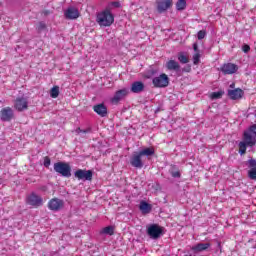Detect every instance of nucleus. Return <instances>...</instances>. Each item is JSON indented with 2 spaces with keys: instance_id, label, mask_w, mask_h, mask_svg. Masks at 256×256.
Instances as JSON below:
<instances>
[{
  "instance_id": "nucleus-12",
  "label": "nucleus",
  "mask_w": 256,
  "mask_h": 256,
  "mask_svg": "<svg viewBox=\"0 0 256 256\" xmlns=\"http://www.w3.org/2000/svg\"><path fill=\"white\" fill-rule=\"evenodd\" d=\"M243 142L248 145V147H255L256 145V136L254 134L245 130L243 133Z\"/></svg>"
},
{
  "instance_id": "nucleus-24",
  "label": "nucleus",
  "mask_w": 256,
  "mask_h": 256,
  "mask_svg": "<svg viewBox=\"0 0 256 256\" xmlns=\"http://www.w3.org/2000/svg\"><path fill=\"white\" fill-rule=\"evenodd\" d=\"M100 233L102 235H115V227L113 226H107L105 228H103Z\"/></svg>"
},
{
  "instance_id": "nucleus-40",
  "label": "nucleus",
  "mask_w": 256,
  "mask_h": 256,
  "mask_svg": "<svg viewBox=\"0 0 256 256\" xmlns=\"http://www.w3.org/2000/svg\"><path fill=\"white\" fill-rule=\"evenodd\" d=\"M183 71H186L187 73H189L191 71V68L190 67H188V69L184 68Z\"/></svg>"
},
{
  "instance_id": "nucleus-22",
  "label": "nucleus",
  "mask_w": 256,
  "mask_h": 256,
  "mask_svg": "<svg viewBox=\"0 0 256 256\" xmlns=\"http://www.w3.org/2000/svg\"><path fill=\"white\" fill-rule=\"evenodd\" d=\"M139 209H140L141 213H143L144 215H147V214L151 213V211L153 210V206L142 200L140 202Z\"/></svg>"
},
{
  "instance_id": "nucleus-20",
  "label": "nucleus",
  "mask_w": 256,
  "mask_h": 256,
  "mask_svg": "<svg viewBox=\"0 0 256 256\" xmlns=\"http://www.w3.org/2000/svg\"><path fill=\"white\" fill-rule=\"evenodd\" d=\"M127 89L118 90L112 98V103H119L124 97H127Z\"/></svg>"
},
{
  "instance_id": "nucleus-15",
  "label": "nucleus",
  "mask_w": 256,
  "mask_h": 256,
  "mask_svg": "<svg viewBox=\"0 0 256 256\" xmlns=\"http://www.w3.org/2000/svg\"><path fill=\"white\" fill-rule=\"evenodd\" d=\"M245 92L242 89L236 88L234 90H228V97L232 99V101H237V99H242Z\"/></svg>"
},
{
  "instance_id": "nucleus-25",
  "label": "nucleus",
  "mask_w": 256,
  "mask_h": 256,
  "mask_svg": "<svg viewBox=\"0 0 256 256\" xmlns=\"http://www.w3.org/2000/svg\"><path fill=\"white\" fill-rule=\"evenodd\" d=\"M187 8V0H178L176 3L177 11H185Z\"/></svg>"
},
{
  "instance_id": "nucleus-27",
  "label": "nucleus",
  "mask_w": 256,
  "mask_h": 256,
  "mask_svg": "<svg viewBox=\"0 0 256 256\" xmlns=\"http://www.w3.org/2000/svg\"><path fill=\"white\" fill-rule=\"evenodd\" d=\"M239 153L240 155H245L247 153V147H249L248 144H246L244 141L239 142Z\"/></svg>"
},
{
  "instance_id": "nucleus-30",
  "label": "nucleus",
  "mask_w": 256,
  "mask_h": 256,
  "mask_svg": "<svg viewBox=\"0 0 256 256\" xmlns=\"http://www.w3.org/2000/svg\"><path fill=\"white\" fill-rule=\"evenodd\" d=\"M201 59V54L199 52L193 55V63L194 65H199V61Z\"/></svg>"
},
{
  "instance_id": "nucleus-35",
  "label": "nucleus",
  "mask_w": 256,
  "mask_h": 256,
  "mask_svg": "<svg viewBox=\"0 0 256 256\" xmlns=\"http://www.w3.org/2000/svg\"><path fill=\"white\" fill-rule=\"evenodd\" d=\"M254 137H256V124L251 125L248 130Z\"/></svg>"
},
{
  "instance_id": "nucleus-13",
  "label": "nucleus",
  "mask_w": 256,
  "mask_h": 256,
  "mask_svg": "<svg viewBox=\"0 0 256 256\" xmlns=\"http://www.w3.org/2000/svg\"><path fill=\"white\" fill-rule=\"evenodd\" d=\"M173 5V0H161L157 2L158 13H165Z\"/></svg>"
},
{
  "instance_id": "nucleus-33",
  "label": "nucleus",
  "mask_w": 256,
  "mask_h": 256,
  "mask_svg": "<svg viewBox=\"0 0 256 256\" xmlns=\"http://www.w3.org/2000/svg\"><path fill=\"white\" fill-rule=\"evenodd\" d=\"M75 133H76L77 135H80V133H91V128H88V129H85V130H83V129H81V128H77V129L75 130Z\"/></svg>"
},
{
  "instance_id": "nucleus-9",
  "label": "nucleus",
  "mask_w": 256,
  "mask_h": 256,
  "mask_svg": "<svg viewBox=\"0 0 256 256\" xmlns=\"http://www.w3.org/2000/svg\"><path fill=\"white\" fill-rule=\"evenodd\" d=\"M13 117H15V114L13 113V109H11V107L3 108L0 111L1 121L9 122V121H11V119H13Z\"/></svg>"
},
{
  "instance_id": "nucleus-5",
  "label": "nucleus",
  "mask_w": 256,
  "mask_h": 256,
  "mask_svg": "<svg viewBox=\"0 0 256 256\" xmlns=\"http://www.w3.org/2000/svg\"><path fill=\"white\" fill-rule=\"evenodd\" d=\"M152 83L154 87L158 88L169 87V76L167 74H161L160 76L154 77Z\"/></svg>"
},
{
  "instance_id": "nucleus-1",
  "label": "nucleus",
  "mask_w": 256,
  "mask_h": 256,
  "mask_svg": "<svg viewBox=\"0 0 256 256\" xmlns=\"http://www.w3.org/2000/svg\"><path fill=\"white\" fill-rule=\"evenodd\" d=\"M96 22L100 27H111L115 22V16L111 13V9L106 8L103 12L97 14Z\"/></svg>"
},
{
  "instance_id": "nucleus-26",
  "label": "nucleus",
  "mask_w": 256,
  "mask_h": 256,
  "mask_svg": "<svg viewBox=\"0 0 256 256\" xmlns=\"http://www.w3.org/2000/svg\"><path fill=\"white\" fill-rule=\"evenodd\" d=\"M178 61L182 63V65H185L189 63V57H187L184 52H180L178 53Z\"/></svg>"
},
{
  "instance_id": "nucleus-16",
  "label": "nucleus",
  "mask_w": 256,
  "mask_h": 256,
  "mask_svg": "<svg viewBox=\"0 0 256 256\" xmlns=\"http://www.w3.org/2000/svg\"><path fill=\"white\" fill-rule=\"evenodd\" d=\"M209 247H211V243H198L191 247V251L194 255H197L198 253H202V251H207Z\"/></svg>"
},
{
  "instance_id": "nucleus-32",
  "label": "nucleus",
  "mask_w": 256,
  "mask_h": 256,
  "mask_svg": "<svg viewBox=\"0 0 256 256\" xmlns=\"http://www.w3.org/2000/svg\"><path fill=\"white\" fill-rule=\"evenodd\" d=\"M51 165V158H49V156H45L44 157V167H46V169H49Z\"/></svg>"
},
{
  "instance_id": "nucleus-8",
  "label": "nucleus",
  "mask_w": 256,
  "mask_h": 256,
  "mask_svg": "<svg viewBox=\"0 0 256 256\" xmlns=\"http://www.w3.org/2000/svg\"><path fill=\"white\" fill-rule=\"evenodd\" d=\"M221 71L224 75H233V73H237V71H239V66L233 63L223 64Z\"/></svg>"
},
{
  "instance_id": "nucleus-21",
  "label": "nucleus",
  "mask_w": 256,
  "mask_h": 256,
  "mask_svg": "<svg viewBox=\"0 0 256 256\" xmlns=\"http://www.w3.org/2000/svg\"><path fill=\"white\" fill-rule=\"evenodd\" d=\"M166 69H168V71H181V65H179V62L175 61V60H169L166 63Z\"/></svg>"
},
{
  "instance_id": "nucleus-23",
  "label": "nucleus",
  "mask_w": 256,
  "mask_h": 256,
  "mask_svg": "<svg viewBox=\"0 0 256 256\" xmlns=\"http://www.w3.org/2000/svg\"><path fill=\"white\" fill-rule=\"evenodd\" d=\"M142 157H153V155H155V148L153 147H148V148H144L143 150L138 152Z\"/></svg>"
},
{
  "instance_id": "nucleus-3",
  "label": "nucleus",
  "mask_w": 256,
  "mask_h": 256,
  "mask_svg": "<svg viewBox=\"0 0 256 256\" xmlns=\"http://www.w3.org/2000/svg\"><path fill=\"white\" fill-rule=\"evenodd\" d=\"M74 177L78 181H93V170L78 169L74 172Z\"/></svg>"
},
{
  "instance_id": "nucleus-18",
  "label": "nucleus",
  "mask_w": 256,
  "mask_h": 256,
  "mask_svg": "<svg viewBox=\"0 0 256 256\" xmlns=\"http://www.w3.org/2000/svg\"><path fill=\"white\" fill-rule=\"evenodd\" d=\"M94 112L97 113V115H99L100 117H107V106H105V104L101 103V104H97L94 105L93 107Z\"/></svg>"
},
{
  "instance_id": "nucleus-36",
  "label": "nucleus",
  "mask_w": 256,
  "mask_h": 256,
  "mask_svg": "<svg viewBox=\"0 0 256 256\" xmlns=\"http://www.w3.org/2000/svg\"><path fill=\"white\" fill-rule=\"evenodd\" d=\"M171 176L174 177L175 179L181 177V172L179 171H172Z\"/></svg>"
},
{
  "instance_id": "nucleus-31",
  "label": "nucleus",
  "mask_w": 256,
  "mask_h": 256,
  "mask_svg": "<svg viewBox=\"0 0 256 256\" xmlns=\"http://www.w3.org/2000/svg\"><path fill=\"white\" fill-rule=\"evenodd\" d=\"M223 97V91L213 92L211 94V99H221Z\"/></svg>"
},
{
  "instance_id": "nucleus-37",
  "label": "nucleus",
  "mask_w": 256,
  "mask_h": 256,
  "mask_svg": "<svg viewBox=\"0 0 256 256\" xmlns=\"http://www.w3.org/2000/svg\"><path fill=\"white\" fill-rule=\"evenodd\" d=\"M242 51H244L245 53H247L248 51H251V47L247 44H244L242 46Z\"/></svg>"
},
{
  "instance_id": "nucleus-14",
  "label": "nucleus",
  "mask_w": 256,
  "mask_h": 256,
  "mask_svg": "<svg viewBox=\"0 0 256 256\" xmlns=\"http://www.w3.org/2000/svg\"><path fill=\"white\" fill-rule=\"evenodd\" d=\"M14 107L17 111H25L29 107V102H27V98H17Z\"/></svg>"
},
{
  "instance_id": "nucleus-4",
  "label": "nucleus",
  "mask_w": 256,
  "mask_h": 256,
  "mask_svg": "<svg viewBox=\"0 0 256 256\" xmlns=\"http://www.w3.org/2000/svg\"><path fill=\"white\" fill-rule=\"evenodd\" d=\"M147 235L150 239H159L163 235V228L158 224H151L147 227Z\"/></svg>"
},
{
  "instance_id": "nucleus-7",
  "label": "nucleus",
  "mask_w": 256,
  "mask_h": 256,
  "mask_svg": "<svg viewBox=\"0 0 256 256\" xmlns=\"http://www.w3.org/2000/svg\"><path fill=\"white\" fill-rule=\"evenodd\" d=\"M247 167L249 168L248 170V177L252 181H256V160L251 158L246 162Z\"/></svg>"
},
{
  "instance_id": "nucleus-29",
  "label": "nucleus",
  "mask_w": 256,
  "mask_h": 256,
  "mask_svg": "<svg viewBox=\"0 0 256 256\" xmlns=\"http://www.w3.org/2000/svg\"><path fill=\"white\" fill-rule=\"evenodd\" d=\"M46 29H47V24H45V22L38 23V27H37L38 33H41L42 31H45Z\"/></svg>"
},
{
  "instance_id": "nucleus-41",
  "label": "nucleus",
  "mask_w": 256,
  "mask_h": 256,
  "mask_svg": "<svg viewBox=\"0 0 256 256\" xmlns=\"http://www.w3.org/2000/svg\"><path fill=\"white\" fill-rule=\"evenodd\" d=\"M51 12L49 10L44 11V15H49Z\"/></svg>"
},
{
  "instance_id": "nucleus-19",
  "label": "nucleus",
  "mask_w": 256,
  "mask_h": 256,
  "mask_svg": "<svg viewBox=\"0 0 256 256\" xmlns=\"http://www.w3.org/2000/svg\"><path fill=\"white\" fill-rule=\"evenodd\" d=\"M130 90L132 93H143L145 91V84L141 81H135L132 83Z\"/></svg>"
},
{
  "instance_id": "nucleus-34",
  "label": "nucleus",
  "mask_w": 256,
  "mask_h": 256,
  "mask_svg": "<svg viewBox=\"0 0 256 256\" xmlns=\"http://www.w3.org/2000/svg\"><path fill=\"white\" fill-rule=\"evenodd\" d=\"M205 35H207V32H205V30H200L197 34L199 41H201L202 39H205Z\"/></svg>"
},
{
  "instance_id": "nucleus-39",
  "label": "nucleus",
  "mask_w": 256,
  "mask_h": 256,
  "mask_svg": "<svg viewBox=\"0 0 256 256\" xmlns=\"http://www.w3.org/2000/svg\"><path fill=\"white\" fill-rule=\"evenodd\" d=\"M193 50L195 51V53H199V45L197 43L193 44Z\"/></svg>"
},
{
  "instance_id": "nucleus-6",
  "label": "nucleus",
  "mask_w": 256,
  "mask_h": 256,
  "mask_svg": "<svg viewBox=\"0 0 256 256\" xmlns=\"http://www.w3.org/2000/svg\"><path fill=\"white\" fill-rule=\"evenodd\" d=\"M26 203L31 205V207H41V205H43V198L35 193H32L27 197Z\"/></svg>"
},
{
  "instance_id": "nucleus-10",
  "label": "nucleus",
  "mask_w": 256,
  "mask_h": 256,
  "mask_svg": "<svg viewBox=\"0 0 256 256\" xmlns=\"http://www.w3.org/2000/svg\"><path fill=\"white\" fill-rule=\"evenodd\" d=\"M141 154L139 152H135L131 159H130V164L132 167H135L136 169H143V160H141Z\"/></svg>"
},
{
  "instance_id": "nucleus-17",
  "label": "nucleus",
  "mask_w": 256,
  "mask_h": 256,
  "mask_svg": "<svg viewBox=\"0 0 256 256\" xmlns=\"http://www.w3.org/2000/svg\"><path fill=\"white\" fill-rule=\"evenodd\" d=\"M64 16L70 20L79 19V10L75 7H69L65 11Z\"/></svg>"
},
{
  "instance_id": "nucleus-38",
  "label": "nucleus",
  "mask_w": 256,
  "mask_h": 256,
  "mask_svg": "<svg viewBox=\"0 0 256 256\" xmlns=\"http://www.w3.org/2000/svg\"><path fill=\"white\" fill-rule=\"evenodd\" d=\"M112 7H115L116 9H119V7H121V3L120 2H111L110 4Z\"/></svg>"
},
{
  "instance_id": "nucleus-28",
  "label": "nucleus",
  "mask_w": 256,
  "mask_h": 256,
  "mask_svg": "<svg viewBox=\"0 0 256 256\" xmlns=\"http://www.w3.org/2000/svg\"><path fill=\"white\" fill-rule=\"evenodd\" d=\"M50 97L57 99L59 97V86H54L50 91Z\"/></svg>"
},
{
  "instance_id": "nucleus-2",
  "label": "nucleus",
  "mask_w": 256,
  "mask_h": 256,
  "mask_svg": "<svg viewBox=\"0 0 256 256\" xmlns=\"http://www.w3.org/2000/svg\"><path fill=\"white\" fill-rule=\"evenodd\" d=\"M54 171L61 175V177H71V165L66 162H56L54 163Z\"/></svg>"
},
{
  "instance_id": "nucleus-11",
  "label": "nucleus",
  "mask_w": 256,
  "mask_h": 256,
  "mask_svg": "<svg viewBox=\"0 0 256 256\" xmlns=\"http://www.w3.org/2000/svg\"><path fill=\"white\" fill-rule=\"evenodd\" d=\"M64 205L65 203L63 202V200L59 198H53L48 203V207L51 211H60V209H63Z\"/></svg>"
}]
</instances>
